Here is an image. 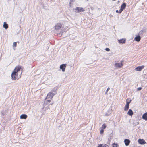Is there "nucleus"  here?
Segmentation results:
<instances>
[{
  "label": "nucleus",
  "mask_w": 147,
  "mask_h": 147,
  "mask_svg": "<svg viewBox=\"0 0 147 147\" xmlns=\"http://www.w3.org/2000/svg\"><path fill=\"white\" fill-rule=\"evenodd\" d=\"M61 24L60 23L57 24L55 26V32L57 34L61 33Z\"/></svg>",
  "instance_id": "nucleus-1"
},
{
  "label": "nucleus",
  "mask_w": 147,
  "mask_h": 147,
  "mask_svg": "<svg viewBox=\"0 0 147 147\" xmlns=\"http://www.w3.org/2000/svg\"><path fill=\"white\" fill-rule=\"evenodd\" d=\"M74 11L76 13H79L82 12L84 11L83 8L79 7H76L75 9H74Z\"/></svg>",
  "instance_id": "nucleus-2"
},
{
  "label": "nucleus",
  "mask_w": 147,
  "mask_h": 147,
  "mask_svg": "<svg viewBox=\"0 0 147 147\" xmlns=\"http://www.w3.org/2000/svg\"><path fill=\"white\" fill-rule=\"evenodd\" d=\"M55 94L52 92L51 91L47 95V99L49 98L50 99H51Z\"/></svg>",
  "instance_id": "nucleus-3"
},
{
  "label": "nucleus",
  "mask_w": 147,
  "mask_h": 147,
  "mask_svg": "<svg viewBox=\"0 0 147 147\" xmlns=\"http://www.w3.org/2000/svg\"><path fill=\"white\" fill-rule=\"evenodd\" d=\"M11 77L12 80H15L18 77L17 73L15 72H13L11 75Z\"/></svg>",
  "instance_id": "nucleus-4"
},
{
  "label": "nucleus",
  "mask_w": 147,
  "mask_h": 147,
  "mask_svg": "<svg viewBox=\"0 0 147 147\" xmlns=\"http://www.w3.org/2000/svg\"><path fill=\"white\" fill-rule=\"evenodd\" d=\"M126 5L125 3H123L121 6V8L119 10V13H121L122 11L125 8Z\"/></svg>",
  "instance_id": "nucleus-5"
},
{
  "label": "nucleus",
  "mask_w": 147,
  "mask_h": 147,
  "mask_svg": "<svg viewBox=\"0 0 147 147\" xmlns=\"http://www.w3.org/2000/svg\"><path fill=\"white\" fill-rule=\"evenodd\" d=\"M66 65V64H63L60 65V68L62 70L63 72L65 71Z\"/></svg>",
  "instance_id": "nucleus-6"
},
{
  "label": "nucleus",
  "mask_w": 147,
  "mask_h": 147,
  "mask_svg": "<svg viewBox=\"0 0 147 147\" xmlns=\"http://www.w3.org/2000/svg\"><path fill=\"white\" fill-rule=\"evenodd\" d=\"M131 100H130L129 102L126 101V104L124 107V110L125 111H127L129 109V103L131 102Z\"/></svg>",
  "instance_id": "nucleus-7"
},
{
  "label": "nucleus",
  "mask_w": 147,
  "mask_h": 147,
  "mask_svg": "<svg viewBox=\"0 0 147 147\" xmlns=\"http://www.w3.org/2000/svg\"><path fill=\"white\" fill-rule=\"evenodd\" d=\"M144 67V66L143 65L142 66H139L136 68L135 69V70L136 71H141Z\"/></svg>",
  "instance_id": "nucleus-8"
},
{
  "label": "nucleus",
  "mask_w": 147,
  "mask_h": 147,
  "mask_svg": "<svg viewBox=\"0 0 147 147\" xmlns=\"http://www.w3.org/2000/svg\"><path fill=\"white\" fill-rule=\"evenodd\" d=\"M138 142L139 144L142 145L146 143L145 140L143 139H139L138 140Z\"/></svg>",
  "instance_id": "nucleus-9"
},
{
  "label": "nucleus",
  "mask_w": 147,
  "mask_h": 147,
  "mask_svg": "<svg viewBox=\"0 0 147 147\" xmlns=\"http://www.w3.org/2000/svg\"><path fill=\"white\" fill-rule=\"evenodd\" d=\"M126 40L125 39H122L118 40V42L119 44H124L125 43Z\"/></svg>",
  "instance_id": "nucleus-10"
},
{
  "label": "nucleus",
  "mask_w": 147,
  "mask_h": 147,
  "mask_svg": "<svg viewBox=\"0 0 147 147\" xmlns=\"http://www.w3.org/2000/svg\"><path fill=\"white\" fill-rule=\"evenodd\" d=\"M124 142L125 145L127 146L129 145L130 142V141L129 139H125L124 140Z\"/></svg>",
  "instance_id": "nucleus-11"
},
{
  "label": "nucleus",
  "mask_w": 147,
  "mask_h": 147,
  "mask_svg": "<svg viewBox=\"0 0 147 147\" xmlns=\"http://www.w3.org/2000/svg\"><path fill=\"white\" fill-rule=\"evenodd\" d=\"M115 65L116 67L119 68H121L123 65L121 63H116Z\"/></svg>",
  "instance_id": "nucleus-12"
},
{
  "label": "nucleus",
  "mask_w": 147,
  "mask_h": 147,
  "mask_svg": "<svg viewBox=\"0 0 147 147\" xmlns=\"http://www.w3.org/2000/svg\"><path fill=\"white\" fill-rule=\"evenodd\" d=\"M27 117V115L25 114H23L21 115L20 116V119H26Z\"/></svg>",
  "instance_id": "nucleus-13"
},
{
  "label": "nucleus",
  "mask_w": 147,
  "mask_h": 147,
  "mask_svg": "<svg viewBox=\"0 0 147 147\" xmlns=\"http://www.w3.org/2000/svg\"><path fill=\"white\" fill-rule=\"evenodd\" d=\"M21 67L20 66L16 67L14 69V71L13 72H15L16 73H17L20 70Z\"/></svg>",
  "instance_id": "nucleus-14"
},
{
  "label": "nucleus",
  "mask_w": 147,
  "mask_h": 147,
  "mask_svg": "<svg viewBox=\"0 0 147 147\" xmlns=\"http://www.w3.org/2000/svg\"><path fill=\"white\" fill-rule=\"evenodd\" d=\"M141 39V37L140 36H137L135 38L134 40L136 41L139 42Z\"/></svg>",
  "instance_id": "nucleus-15"
},
{
  "label": "nucleus",
  "mask_w": 147,
  "mask_h": 147,
  "mask_svg": "<svg viewBox=\"0 0 147 147\" xmlns=\"http://www.w3.org/2000/svg\"><path fill=\"white\" fill-rule=\"evenodd\" d=\"M127 114L129 116H132L133 114V112L131 109H129L127 112Z\"/></svg>",
  "instance_id": "nucleus-16"
},
{
  "label": "nucleus",
  "mask_w": 147,
  "mask_h": 147,
  "mask_svg": "<svg viewBox=\"0 0 147 147\" xmlns=\"http://www.w3.org/2000/svg\"><path fill=\"white\" fill-rule=\"evenodd\" d=\"M147 113H145L142 116V118L145 120H147Z\"/></svg>",
  "instance_id": "nucleus-17"
},
{
  "label": "nucleus",
  "mask_w": 147,
  "mask_h": 147,
  "mask_svg": "<svg viewBox=\"0 0 147 147\" xmlns=\"http://www.w3.org/2000/svg\"><path fill=\"white\" fill-rule=\"evenodd\" d=\"M3 27L6 29L8 28V24L5 22H4Z\"/></svg>",
  "instance_id": "nucleus-18"
},
{
  "label": "nucleus",
  "mask_w": 147,
  "mask_h": 147,
  "mask_svg": "<svg viewBox=\"0 0 147 147\" xmlns=\"http://www.w3.org/2000/svg\"><path fill=\"white\" fill-rule=\"evenodd\" d=\"M51 99H50L49 98L47 99L46 98L45 100V102H46L47 104L49 103L50 102Z\"/></svg>",
  "instance_id": "nucleus-19"
},
{
  "label": "nucleus",
  "mask_w": 147,
  "mask_h": 147,
  "mask_svg": "<svg viewBox=\"0 0 147 147\" xmlns=\"http://www.w3.org/2000/svg\"><path fill=\"white\" fill-rule=\"evenodd\" d=\"M118 146V145L114 143L113 144L112 146L113 147H117Z\"/></svg>",
  "instance_id": "nucleus-20"
},
{
  "label": "nucleus",
  "mask_w": 147,
  "mask_h": 147,
  "mask_svg": "<svg viewBox=\"0 0 147 147\" xmlns=\"http://www.w3.org/2000/svg\"><path fill=\"white\" fill-rule=\"evenodd\" d=\"M17 46V44L16 42H14L13 43V47L14 48L15 47H16Z\"/></svg>",
  "instance_id": "nucleus-21"
},
{
  "label": "nucleus",
  "mask_w": 147,
  "mask_h": 147,
  "mask_svg": "<svg viewBox=\"0 0 147 147\" xmlns=\"http://www.w3.org/2000/svg\"><path fill=\"white\" fill-rule=\"evenodd\" d=\"M106 125L105 124H103L102 127V128L103 129H105L106 127Z\"/></svg>",
  "instance_id": "nucleus-22"
},
{
  "label": "nucleus",
  "mask_w": 147,
  "mask_h": 147,
  "mask_svg": "<svg viewBox=\"0 0 147 147\" xmlns=\"http://www.w3.org/2000/svg\"><path fill=\"white\" fill-rule=\"evenodd\" d=\"M143 30L140 31L139 33V34L141 35L143 34Z\"/></svg>",
  "instance_id": "nucleus-23"
},
{
  "label": "nucleus",
  "mask_w": 147,
  "mask_h": 147,
  "mask_svg": "<svg viewBox=\"0 0 147 147\" xmlns=\"http://www.w3.org/2000/svg\"><path fill=\"white\" fill-rule=\"evenodd\" d=\"M109 89H110V88L109 87L108 88H107V89L106 91V92H105L106 94H107V92H108V91L109 90Z\"/></svg>",
  "instance_id": "nucleus-24"
},
{
  "label": "nucleus",
  "mask_w": 147,
  "mask_h": 147,
  "mask_svg": "<svg viewBox=\"0 0 147 147\" xmlns=\"http://www.w3.org/2000/svg\"><path fill=\"white\" fill-rule=\"evenodd\" d=\"M110 49L109 48H107L105 49V50L107 51H110Z\"/></svg>",
  "instance_id": "nucleus-25"
},
{
  "label": "nucleus",
  "mask_w": 147,
  "mask_h": 147,
  "mask_svg": "<svg viewBox=\"0 0 147 147\" xmlns=\"http://www.w3.org/2000/svg\"><path fill=\"white\" fill-rule=\"evenodd\" d=\"M141 89H142V88L139 87L138 88H137V90L138 91H140V90H141Z\"/></svg>",
  "instance_id": "nucleus-26"
},
{
  "label": "nucleus",
  "mask_w": 147,
  "mask_h": 147,
  "mask_svg": "<svg viewBox=\"0 0 147 147\" xmlns=\"http://www.w3.org/2000/svg\"><path fill=\"white\" fill-rule=\"evenodd\" d=\"M103 147H109V146L108 145L106 144H103Z\"/></svg>",
  "instance_id": "nucleus-27"
},
{
  "label": "nucleus",
  "mask_w": 147,
  "mask_h": 147,
  "mask_svg": "<svg viewBox=\"0 0 147 147\" xmlns=\"http://www.w3.org/2000/svg\"><path fill=\"white\" fill-rule=\"evenodd\" d=\"M98 147H103V144H102L100 145H99L98 146Z\"/></svg>",
  "instance_id": "nucleus-28"
},
{
  "label": "nucleus",
  "mask_w": 147,
  "mask_h": 147,
  "mask_svg": "<svg viewBox=\"0 0 147 147\" xmlns=\"http://www.w3.org/2000/svg\"><path fill=\"white\" fill-rule=\"evenodd\" d=\"M103 132H104V130L103 129L101 130L100 131L101 134H102L103 133Z\"/></svg>",
  "instance_id": "nucleus-29"
},
{
  "label": "nucleus",
  "mask_w": 147,
  "mask_h": 147,
  "mask_svg": "<svg viewBox=\"0 0 147 147\" xmlns=\"http://www.w3.org/2000/svg\"><path fill=\"white\" fill-rule=\"evenodd\" d=\"M116 13H119V11L117 10H116Z\"/></svg>",
  "instance_id": "nucleus-30"
},
{
  "label": "nucleus",
  "mask_w": 147,
  "mask_h": 147,
  "mask_svg": "<svg viewBox=\"0 0 147 147\" xmlns=\"http://www.w3.org/2000/svg\"><path fill=\"white\" fill-rule=\"evenodd\" d=\"M1 113L2 114V115H3V116L4 115V113L2 111H1Z\"/></svg>",
  "instance_id": "nucleus-31"
},
{
  "label": "nucleus",
  "mask_w": 147,
  "mask_h": 147,
  "mask_svg": "<svg viewBox=\"0 0 147 147\" xmlns=\"http://www.w3.org/2000/svg\"><path fill=\"white\" fill-rule=\"evenodd\" d=\"M109 115V114H106L105 115V116H108V115Z\"/></svg>",
  "instance_id": "nucleus-32"
},
{
  "label": "nucleus",
  "mask_w": 147,
  "mask_h": 147,
  "mask_svg": "<svg viewBox=\"0 0 147 147\" xmlns=\"http://www.w3.org/2000/svg\"><path fill=\"white\" fill-rule=\"evenodd\" d=\"M111 138H110V139L109 138L108 139V140L109 141H110V140H111Z\"/></svg>",
  "instance_id": "nucleus-33"
}]
</instances>
